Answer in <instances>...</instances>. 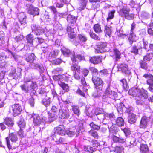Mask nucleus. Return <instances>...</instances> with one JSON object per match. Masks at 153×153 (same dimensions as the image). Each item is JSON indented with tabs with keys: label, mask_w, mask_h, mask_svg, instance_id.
Masks as SVG:
<instances>
[{
	"label": "nucleus",
	"mask_w": 153,
	"mask_h": 153,
	"mask_svg": "<svg viewBox=\"0 0 153 153\" xmlns=\"http://www.w3.org/2000/svg\"><path fill=\"white\" fill-rule=\"evenodd\" d=\"M153 57L152 53H147L144 56L143 60L147 62L150 61Z\"/></svg>",
	"instance_id": "nucleus-49"
},
{
	"label": "nucleus",
	"mask_w": 153,
	"mask_h": 153,
	"mask_svg": "<svg viewBox=\"0 0 153 153\" xmlns=\"http://www.w3.org/2000/svg\"><path fill=\"white\" fill-rule=\"evenodd\" d=\"M140 150L141 153H148L149 152L148 146L146 144L141 143Z\"/></svg>",
	"instance_id": "nucleus-27"
},
{
	"label": "nucleus",
	"mask_w": 153,
	"mask_h": 153,
	"mask_svg": "<svg viewBox=\"0 0 153 153\" xmlns=\"http://www.w3.org/2000/svg\"><path fill=\"white\" fill-rule=\"evenodd\" d=\"M116 122L117 125L119 126H122L124 123V120L121 117H118L116 120Z\"/></svg>",
	"instance_id": "nucleus-42"
},
{
	"label": "nucleus",
	"mask_w": 153,
	"mask_h": 153,
	"mask_svg": "<svg viewBox=\"0 0 153 153\" xmlns=\"http://www.w3.org/2000/svg\"><path fill=\"white\" fill-rule=\"evenodd\" d=\"M94 29L97 33H99L102 32L100 26L98 24H96L94 25Z\"/></svg>",
	"instance_id": "nucleus-48"
},
{
	"label": "nucleus",
	"mask_w": 153,
	"mask_h": 153,
	"mask_svg": "<svg viewBox=\"0 0 153 153\" xmlns=\"http://www.w3.org/2000/svg\"><path fill=\"white\" fill-rule=\"evenodd\" d=\"M58 84L61 87L63 90H64V92L63 91H62V92H60L59 94H63L65 92H68L69 90V86L68 84L65 83L64 82H59Z\"/></svg>",
	"instance_id": "nucleus-19"
},
{
	"label": "nucleus",
	"mask_w": 153,
	"mask_h": 153,
	"mask_svg": "<svg viewBox=\"0 0 153 153\" xmlns=\"http://www.w3.org/2000/svg\"><path fill=\"white\" fill-rule=\"evenodd\" d=\"M90 127L94 130H98L100 128L99 126L94 124L93 122L91 123L90 124Z\"/></svg>",
	"instance_id": "nucleus-62"
},
{
	"label": "nucleus",
	"mask_w": 153,
	"mask_h": 153,
	"mask_svg": "<svg viewBox=\"0 0 153 153\" xmlns=\"http://www.w3.org/2000/svg\"><path fill=\"white\" fill-rule=\"evenodd\" d=\"M76 31V30L75 27L72 28L69 26H68L67 28V31L68 36L71 38H73L75 37Z\"/></svg>",
	"instance_id": "nucleus-13"
},
{
	"label": "nucleus",
	"mask_w": 153,
	"mask_h": 153,
	"mask_svg": "<svg viewBox=\"0 0 153 153\" xmlns=\"http://www.w3.org/2000/svg\"><path fill=\"white\" fill-rule=\"evenodd\" d=\"M143 99L140 97L137 96L136 98L137 104L138 105H142L144 104H146V103H145V101L143 100Z\"/></svg>",
	"instance_id": "nucleus-38"
},
{
	"label": "nucleus",
	"mask_w": 153,
	"mask_h": 153,
	"mask_svg": "<svg viewBox=\"0 0 153 153\" xmlns=\"http://www.w3.org/2000/svg\"><path fill=\"white\" fill-rule=\"evenodd\" d=\"M52 139L54 141L58 143H65V139L61 137L60 135L58 134L53 136Z\"/></svg>",
	"instance_id": "nucleus-22"
},
{
	"label": "nucleus",
	"mask_w": 153,
	"mask_h": 153,
	"mask_svg": "<svg viewBox=\"0 0 153 153\" xmlns=\"http://www.w3.org/2000/svg\"><path fill=\"white\" fill-rule=\"evenodd\" d=\"M59 52L58 50L52 51H52H51L49 53V56L51 58H55L58 55Z\"/></svg>",
	"instance_id": "nucleus-45"
},
{
	"label": "nucleus",
	"mask_w": 153,
	"mask_h": 153,
	"mask_svg": "<svg viewBox=\"0 0 153 153\" xmlns=\"http://www.w3.org/2000/svg\"><path fill=\"white\" fill-rule=\"evenodd\" d=\"M110 85L108 84L105 91V94L108 95L109 98L113 99H116L117 98V93L110 89Z\"/></svg>",
	"instance_id": "nucleus-9"
},
{
	"label": "nucleus",
	"mask_w": 153,
	"mask_h": 153,
	"mask_svg": "<svg viewBox=\"0 0 153 153\" xmlns=\"http://www.w3.org/2000/svg\"><path fill=\"white\" fill-rule=\"evenodd\" d=\"M113 141L116 143H123L126 141V138H122L121 137H118L114 136L113 137Z\"/></svg>",
	"instance_id": "nucleus-32"
},
{
	"label": "nucleus",
	"mask_w": 153,
	"mask_h": 153,
	"mask_svg": "<svg viewBox=\"0 0 153 153\" xmlns=\"http://www.w3.org/2000/svg\"><path fill=\"white\" fill-rule=\"evenodd\" d=\"M44 30L42 27H39L37 28L36 31L34 32V34L36 35H40L44 32Z\"/></svg>",
	"instance_id": "nucleus-57"
},
{
	"label": "nucleus",
	"mask_w": 153,
	"mask_h": 153,
	"mask_svg": "<svg viewBox=\"0 0 153 153\" xmlns=\"http://www.w3.org/2000/svg\"><path fill=\"white\" fill-rule=\"evenodd\" d=\"M108 128L109 129V132L110 133H116L118 131L117 128L114 127L113 126L110 127V126L108 125Z\"/></svg>",
	"instance_id": "nucleus-51"
},
{
	"label": "nucleus",
	"mask_w": 153,
	"mask_h": 153,
	"mask_svg": "<svg viewBox=\"0 0 153 153\" xmlns=\"http://www.w3.org/2000/svg\"><path fill=\"white\" fill-rule=\"evenodd\" d=\"M121 129L125 134V135L126 137H127L131 134V131L128 128H125L124 129L121 128Z\"/></svg>",
	"instance_id": "nucleus-61"
},
{
	"label": "nucleus",
	"mask_w": 153,
	"mask_h": 153,
	"mask_svg": "<svg viewBox=\"0 0 153 153\" xmlns=\"http://www.w3.org/2000/svg\"><path fill=\"white\" fill-rule=\"evenodd\" d=\"M148 46V42L147 41H145L144 39H143V41L140 42L137 44V47L138 49L143 48L146 50H147V46Z\"/></svg>",
	"instance_id": "nucleus-26"
},
{
	"label": "nucleus",
	"mask_w": 153,
	"mask_h": 153,
	"mask_svg": "<svg viewBox=\"0 0 153 153\" xmlns=\"http://www.w3.org/2000/svg\"><path fill=\"white\" fill-rule=\"evenodd\" d=\"M102 57L96 56L91 57L89 59L90 62L94 64H97L102 62Z\"/></svg>",
	"instance_id": "nucleus-15"
},
{
	"label": "nucleus",
	"mask_w": 153,
	"mask_h": 153,
	"mask_svg": "<svg viewBox=\"0 0 153 153\" xmlns=\"http://www.w3.org/2000/svg\"><path fill=\"white\" fill-rule=\"evenodd\" d=\"M72 110L74 113L77 116H79L80 114V112L78 106H72Z\"/></svg>",
	"instance_id": "nucleus-41"
},
{
	"label": "nucleus",
	"mask_w": 153,
	"mask_h": 153,
	"mask_svg": "<svg viewBox=\"0 0 153 153\" xmlns=\"http://www.w3.org/2000/svg\"><path fill=\"white\" fill-rule=\"evenodd\" d=\"M20 87L22 90L26 93L29 92L30 91V90L24 84L20 86Z\"/></svg>",
	"instance_id": "nucleus-64"
},
{
	"label": "nucleus",
	"mask_w": 153,
	"mask_h": 153,
	"mask_svg": "<svg viewBox=\"0 0 153 153\" xmlns=\"http://www.w3.org/2000/svg\"><path fill=\"white\" fill-rule=\"evenodd\" d=\"M30 67L33 69H36L39 71L40 73L43 72L44 68L42 65L40 64L38 61L36 59L29 65Z\"/></svg>",
	"instance_id": "nucleus-7"
},
{
	"label": "nucleus",
	"mask_w": 153,
	"mask_h": 153,
	"mask_svg": "<svg viewBox=\"0 0 153 153\" xmlns=\"http://www.w3.org/2000/svg\"><path fill=\"white\" fill-rule=\"evenodd\" d=\"M88 134L90 135L93 137L97 139L98 137V133L96 131L91 130L88 131Z\"/></svg>",
	"instance_id": "nucleus-53"
},
{
	"label": "nucleus",
	"mask_w": 153,
	"mask_h": 153,
	"mask_svg": "<svg viewBox=\"0 0 153 153\" xmlns=\"http://www.w3.org/2000/svg\"><path fill=\"white\" fill-rule=\"evenodd\" d=\"M77 17L73 15L69 14L67 17V21L69 24H74L76 25V22Z\"/></svg>",
	"instance_id": "nucleus-16"
},
{
	"label": "nucleus",
	"mask_w": 153,
	"mask_h": 153,
	"mask_svg": "<svg viewBox=\"0 0 153 153\" xmlns=\"http://www.w3.org/2000/svg\"><path fill=\"white\" fill-rule=\"evenodd\" d=\"M35 56L34 54L32 53L29 55L25 59V60L28 62L31 63L33 62L36 60Z\"/></svg>",
	"instance_id": "nucleus-37"
},
{
	"label": "nucleus",
	"mask_w": 153,
	"mask_h": 153,
	"mask_svg": "<svg viewBox=\"0 0 153 153\" xmlns=\"http://www.w3.org/2000/svg\"><path fill=\"white\" fill-rule=\"evenodd\" d=\"M78 37L80 42H85L87 40V37L84 34L78 35Z\"/></svg>",
	"instance_id": "nucleus-52"
},
{
	"label": "nucleus",
	"mask_w": 153,
	"mask_h": 153,
	"mask_svg": "<svg viewBox=\"0 0 153 153\" xmlns=\"http://www.w3.org/2000/svg\"><path fill=\"white\" fill-rule=\"evenodd\" d=\"M91 112L94 115L95 114L97 115L101 114L102 111L100 108H98L92 110L91 111Z\"/></svg>",
	"instance_id": "nucleus-54"
},
{
	"label": "nucleus",
	"mask_w": 153,
	"mask_h": 153,
	"mask_svg": "<svg viewBox=\"0 0 153 153\" xmlns=\"http://www.w3.org/2000/svg\"><path fill=\"white\" fill-rule=\"evenodd\" d=\"M56 132L58 134H57L62 135L66 133V131L65 130L64 126L60 125L56 127Z\"/></svg>",
	"instance_id": "nucleus-20"
},
{
	"label": "nucleus",
	"mask_w": 153,
	"mask_h": 153,
	"mask_svg": "<svg viewBox=\"0 0 153 153\" xmlns=\"http://www.w3.org/2000/svg\"><path fill=\"white\" fill-rule=\"evenodd\" d=\"M4 123L10 127H12L14 124L12 119L10 117L5 118L4 120Z\"/></svg>",
	"instance_id": "nucleus-33"
},
{
	"label": "nucleus",
	"mask_w": 153,
	"mask_h": 153,
	"mask_svg": "<svg viewBox=\"0 0 153 153\" xmlns=\"http://www.w3.org/2000/svg\"><path fill=\"white\" fill-rule=\"evenodd\" d=\"M139 90V89L136 87H134L130 89L128 93L130 95L137 97L138 96Z\"/></svg>",
	"instance_id": "nucleus-25"
},
{
	"label": "nucleus",
	"mask_w": 153,
	"mask_h": 153,
	"mask_svg": "<svg viewBox=\"0 0 153 153\" xmlns=\"http://www.w3.org/2000/svg\"><path fill=\"white\" fill-rule=\"evenodd\" d=\"M66 0H59L57 1L56 3V7L58 8H61L63 7L64 5L66 3Z\"/></svg>",
	"instance_id": "nucleus-40"
},
{
	"label": "nucleus",
	"mask_w": 153,
	"mask_h": 153,
	"mask_svg": "<svg viewBox=\"0 0 153 153\" xmlns=\"http://www.w3.org/2000/svg\"><path fill=\"white\" fill-rule=\"evenodd\" d=\"M130 11V8L126 5L120 7L117 11L120 16L127 20H131L133 19L134 15L133 14L129 13Z\"/></svg>",
	"instance_id": "nucleus-1"
},
{
	"label": "nucleus",
	"mask_w": 153,
	"mask_h": 153,
	"mask_svg": "<svg viewBox=\"0 0 153 153\" xmlns=\"http://www.w3.org/2000/svg\"><path fill=\"white\" fill-rule=\"evenodd\" d=\"M51 98L50 97H46L45 98H44L42 101V103L46 107L49 106L51 103Z\"/></svg>",
	"instance_id": "nucleus-34"
},
{
	"label": "nucleus",
	"mask_w": 153,
	"mask_h": 153,
	"mask_svg": "<svg viewBox=\"0 0 153 153\" xmlns=\"http://www.w3.org/2000/svg\"><path fill=\"white\" fill-rule=\"evenodd\" d=\"M41 49L44 53H49L50 51H52L53 48L51 46H48L47 44H45L44 46L42 47Z\"/></svg>",
	"instance_id": "nucleus-29"
},
{
	"label": "nucleus",
	"mask_w": 153,
	"mask_h": 153,
	"mask_svg": "<svg viewBox=\"0 0 153 153\" xmlns=\"http://www.w3.org/2000/svg\"><path fill=\"white\" fill-rule=\"evenodd\" d=\"M115 12V10H112L108 13V17L107 18L108 21L109 19H112L113 18Z\"/></svg>",
	"instance_id": "nucleus-59"
},
{
	"label": "nucleus",
	"mask_w": 153,
	"mask_h": 153,
	"mask_svg": "<svg viewBox=\"0 0 153 153\" xmlns=\"http://www.w3.org/2000/svg\"><path fill=\"white\" fill-rule=\"evenodd\" d=\"M143 76L148 79L147 83L149 85H153V76L150 74H145L143 75Z\"/></svg>",
	"instance_id": "nucleus-23"
},
{
	"label": "nucleus",
	"mask_w": 153,
	"mask_h": 153,
	"mask_svg": "<svg viewBox=\"0 0 153 153\" xmlns=\"http://www.w3.org/2000/svg\"><path fill=\"white\" fill-rule=\"evenodd\" d=\"M70 113L68 109H60L59 112V115L60 118L62 119H67L70 117Z\"/></svg>",
	"instance_id": "nucleus-8"
},
{
	"label": "nucleus",
	"mask_w": 153,
	"mask_h": 153,
	"mask_svg": "<svg viewBox=\"0 0 153 153\" xmlns=\"http://www.w3.org/2000/svg\"><path fill=\"white\" fill-rule=\"evenodd\" d=\"M92 81L96 89L102 90L103 88V82L101 78L96 76H93Z\"/></svg>",
	"instance_id": "nucleus-6"
},
{
	"label": "nucleus",
	"mask_w": 153,
	"mask_h": 153,
	"mask_svg": "<svg viewBox=\"0 0 153 153\" xmlns=\"http://www.w3.org/2000/svg\"><path fill=\"white\" fill-rule=\"evenodd\" d=\"M138 96L144 99H146L148 97V93L147 91L142 88L140 89Z\"/></svg>",
	"instance_id": "nucleus-18"
},
{
	"label": "nucleus",
	"mask_w": 153,
	"mask_h": 153,
	"mask_svg": "<svg viewBox=\"0 0 153 153\" xmlns=\"http://www.w3.org/2000/svg\"><path fill=\"white\" fill-rule=\"evenodd\" d=\"M66 133L70 137H72L75 135L77 136L79 133V131H77L76 128L70 129L66 131Z\"/></svg>",
	"instance_id": "nucleus-17"
},
{
	"label": "nucleus",
	"mask_w": 153,
	"mask_h": 153,
	"mask_svg": "<svg viewBox=\"0 0 153 153\" xmlns=\"http://www.w3.org/2000/svg\"><path fill=\"white\" fill-rule=\"evenodd\" d=\"M118 71L126 74H130V72L128 70V65L125 64H121L118 65L117 66Z\"/></svg>",
	"instance_id": "nucleus-10"
},
{
	"label": "nucleus",
	"mask_w": 153,
	"mask_h": 153,
	"mask_svg": "<svg viewBox=\"0 0 153 153\" xmlns=\"http://www.w3.org/2000/svg\"><path fill=\"white\" fill-rule=\"evenodd\" d=\"M61 51L63 55L65 56H70L71 54L72 56L73 53H71L70 50L65 48L61 49Z\"/></svg>",
	"instance_id": "nucleus-36"
},
{
	"label": "nucleus",
	"mask_w": 153,
	"mask_h": 153,
	"mask_svg": "<svg viewBox=\"0 0 153 153\" xmlns=\"http://www.w3.org/2000/svg\"><path fill=\"white\" fill-rule=\"evenodd\" d=\"M91 142L92 143V146L93 148H95V151L97 149V148L99 146V143L95 140H91Z\"/></svg>",
	"instance_id": "nucleus-58"
},
{
	"label": "nucleus",
	"mask_w": 153,
	"mask_h": 153,
	"mask_svg": "<svg viewBox=\"0 0 153 153\" xmlns=\"http://www.w3.org/2000/svg\"><path fill=\"white\" fill-rule=\"evenodd\" d=\"M110 98L109 97L108 95L105 94H105L103 95L102 97V101L104 102H109V100Z\"/></svg>",
	"instance_id": "nucleus-63"
},
{
	"label": "nucleus",
	"mask_w": 153,
	"mask_h": 153,
	"mask_svg": "<svg viewBox=\"0 0 153 153\" xmlns=\"http://www.w3.org/2000/svg\"><path fill=\"white\" fill-rule=\"evenodd\" d=\"M128 41L130 44H132L134 42H135L137 40V38L136 35L134 33H130V35L128 37Z\"/></svg>",
	"instance_id": "nucleus-31"
},
{
	"label": "nucleus",
	"mask_w": 153,
	"mask_h": 153,
	"mask_svg": "<svg viewBox=\"0 0 153 153\" xmlns=\"http://www.w3.org/2000/svg\"><path fill=\"white\" fill-rule=\"evenodd\" d=\"M39 10L38 8L35 7L32 5H30L28 8V13L33 15H39Z\"/></svg>",
	"instance_id": "nucleus-12"
},
{
	"label": "nucleus",
	"mask_w": 153,
	"mask_h": 153,
	"mask_svg": "<svg viewBox=\"0 0 153 153\" xmlns=\"http://www.w3.org/2000/svg\"><path fill=\"white\" fill-rule=\"evenodd\" d=\"M149 17V15L146 12H143L141 14V17L143 20L148 19Z\"/></svg>",
	"instance_id": "nucleus-55"
},
{
	"label": "nucleus",
	"mask_w": 153,
	"mask_h": 153,
	"mask_svg": "<svg viewBox=\"0 0 153 153\" xmlns=\"http://www.w3.org/2000/svg\"><path fill=\"white\" fill-rule=\"evenodd\" d=\"M111 27H109L106 26L105 27V30H104L105 35H107L109 37H110L112 32Z\"/></svg>",
	"instance_id": "nucleus-39"
},
{
	"label": "nucleus",
	"mask_w": 153,
	"mask_h": 153,
	"mask_svg": "<svg viewBox=\"0 0 153 153\" xmlns=\"http://www.w3.org/2000/svg\"><path fill=\"white\" fill-rule=\"evenodd\" d=\"M18 126L21 129H24L25 126V123L24 119H21L18 123Z\"/></svg>",
	"instance_id": "nucleus-44"
},
{
	"label": "nucleus",
	"mask_w": 153,
	"mask_h": 153,
	"mask_svg": "<svg viewBox=\"0 0 153 153\" xmlns=\"http://www.w3.org/2000/svg\"><path fill=\"white\" fill-rule=\"evenodd\" d=\"M89 34L91 37L92 39L97 40H100V38L93 32H90Z\"/></svg>",
	"instance_id": "nucleus-56"
},
{
	"label": "nucleus",
	"mask_w": 153,
	"mask_h": 153,
	"mask_svg": "<svg viewBox=\"0 0 153 153\" xmlns=\"http://www.w3.org/2000/svg\"><path fill=\"white\" fill-rule=\"evenodd\" d=\"M62 28L61 25H60L58 22H55V23L53 25V30H54L56 31L62 30Z\"/></svg>",
	"instance_id": "nucleus-43"
},
{
	"label": "nucleus",
	"mask_w": 153,
	"mask_h": 153,
	"mask_svg": "<svg viewBox=\"0 0 153 153\" xmlns=\"http://www.w3.org/2000/svg\"><path fill=\"white\" fill-rule=\"evenodd\" d=\"M84 59V57L81 55L79 54L76 56L74 53H72V56L71 57V59L74 63L76 61H80Z\"/></svg>",
	"instance_id": "nucleus-24"
},
{
	"label": "nucleus",
	"mask_w": 153,
	"mask_h": 153,
	"mask_svg": "<svg viewBox=\"0 0 153 153\" xmlns=\"http://www.w3.org/2000/svg\"><path fill=\"white\" fill-rule=\"evenodd\" d=\"M71 69L72 71L79 73L80 72V67L77 64H74L71 67Z\"/></svg>",
	"instance_id": "nucleus-47"
},
{
	"label": "nucleus",
	"mask_w": 153,
	"mask_h": 153,
	"mask_svg": "<svg viewBox=\"0 0 153 153\" xmlns=\"http://www.w3.org/2000/svg\"><path fill=\"white\" fill-rule=\"evenodd\" d=\"M107 45V43L105 42L102 43L100 45L99 48L95 49V52L96 53H102L109 51L108 49H106Z\"/></svg>",
	"instance_id": "nucleus-11"
},
{
	"label": "nucleus",
	"mask_w": 153,
	"mask_h": 153,
	"mask_svg": "<svg viewBox=\"0 0 153 153\" xmlns=\"http://www.w3.org/2000/svg\"><path fill=\"white\" fill-rule=\"evenodd\" d=\"M78 3L80 6L78 8L80 11L83 10L86 7L87 3L88 2V0H77Z\"/></svg>",
	"instance_id": "nucleus-21"
},
{
	"label": "nucleus",
	"mask_w": 153,
	"mask_h": 153,
	"mask_svg": "<svg viewBox=\"0 0 153 153\" xmlns=\"http://www.w3.org/2000/svg\"><path fill=\"white\" fill-rule=\"evenodd\" d=\"M9 139L13 142H16L18 140V138L17 134L14 133H11L9 134V137L5 138L7 145L9 149H11L12 146L10 145Z\"/></svg>",
	"instance_id": "nucleus-5"
},
{
	"label": "nucleus",
	"mask_w": 153,
	"mask_h": 153,
	"mask_svg": "<svg viewBox=\"0 0 153 153\" xmlns=\"http://www.w3.org/2000/svg\"><path fill=\"white\" fill-rule=\"evenodd\" d=\"M136 116L134 114L130 113L128 117V122L131 124L134 123L136 120Z\"/></svg>",
	"instance_id": "nucleus-28"
},
{
	"label": "nucleus",
	"mask_w": 153,
	"mask_h": 153,
	"mask_svg": "<svg viewBox=\"0 0 153 153\" xmlns=\"http://www.w3.org/2000/svg\"><path fill=\"white\" fill-rule=\"evenodd\" d=\"M27 40V45L28 46L30 47L33 45V36L30 34L27 35L26 36Z\"/></svg>",
	"instance_id": "nucleus-35"
},
{
	"label": "nucleus",
	"mask_w": 153,
	"mask_h": 153,
	"mask_svg": "<svg viewBox=\"0 0 153 153\" xmlns=\"http://www.w3.org/2000/svg\"><path fill=\"white\" fill-rule=\"evenodd\" d=\"M22 111L21 106L19 104H14L10 107L9 112L13 116L20 114Z\"/></svg>",
	"instance_id": "nucleus-3"
},
{
	"label": "nucleus",
	"mask_w": 153,
	"mask_h": 153,
	"mask_svg": "<svg viewBox=\"0 0 153 153\" xmlns=\"http://www.w3.org/2000/svg\"><path fill=\"white\" fill-rule=\"evenodd\" d=\"M31 117H33V123L35 126H39L40 124H44L46 121V118L42 117L38 115L32 114Z\"/></svg>",
	"instance_id": "nucleus-4"
},
{
	"label": "nucleus",
	"mask_w": 153,
	"mask_h": 153,
	"mask_svg": "<svg viewBox=\"0 0 153 153\" xmlns=\"http://www.w3.org/2000/svg\"><path fill=\"white\" fill-rule=\"evenodd\" d=\"M17 17L21 25H25L26 24V16L24 12H21L19 13Z\"/></svg>",
	"instance_id": "nucleus-14"
},
{
	"label": "nucleus",
	"mask_w": 153,
	"mask_h": 153,
	"mask_svg": "<svg viewBox=\"0 0 153 153\" xmlns=\"http://www.w3.org/2000/svg\"><path fill=\"white\" fill-rule=\"evenodd\" d=\"M120 82L122 84V86L124 89L127 90L128 88V86L126 79H123L120 80Z\"/></svg>",
	"instance_id": "nucleus-50"
},
{
	"label": "nucleus",
	"mask_w": 153,
	"mask_h": 153,
	"mask_svg": "<svg viewBox=\"0 0 153 153\" xmlns=\"http://www.w3.org/2000/svg\"><path fill=\"white\" fill-rule=\"evenodd\" d=\"M84 150L85 151L92 153L95 151V148H93V147L87 146H84Z\"/></svg>",
	"instance_id": "nucleus-46"
},
{
	"label": "nucleus",
	"mask_w": 153,
	"mask_h": 153,
	"mask_svg": "<svg viewBox=\"0 0 153 153\" xmlns=\"http://www.w3.org/2000/svg\"><path fill=\"white\" fill-rule=\"evenodd\" d=\"M114 55L113 57L115 58L116 60H118L120 58L121 53L119 51L116 49L114 48L113 49Z\"/></svg>",
	"instance_id": "nucleus-30"
},
{
	"label": "nucleus",
	"mask_w": 153,
	"mask_h": 153,
	"mask_svg": "<svg viewBox=\"0 0 153 153\" xmlns=\"http://www.w3.org/2000/svg\"><path fill=\"white\" fill-rule=\"evenodd\" d=\"M149 113H144L141 117L140 127L141 128H146L148 126V122L150 118V115Z\"/></svg>",
	"instance_id": "nucleus-2"
},
{
	"label": "nucleus",
	"mask_w": 153,
	"mask_h": 153,
	"mask_svg": "<svg viewBox=\"0 0 153 153\" xmlns=\"http://www.w3.org/2000/svg\"><path fill=\"white\" fill-rule=\"evenodd\" d=\"M34 77L33 74H31L27 77H26L25 78V82L30 81L32 79H34Z\"/></svg>",
	"instance_id": "nucleus-60"
}]
</instances>
